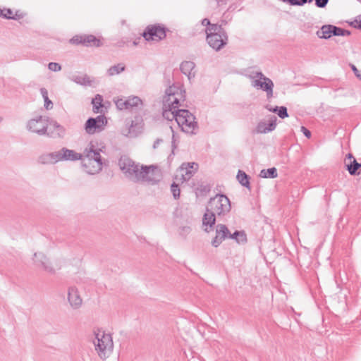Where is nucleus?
Here are the masks:
<instances>
[{
	"instance_id": "nucleus-11",
	"label": "nucleus",
	"mask_w": 361,
	"mask_h": 361,
	"mask_svg": "<svg viewBox=\"0 0 361 361\" xmlns=\"http://www.w3.org/2000/svg\"><path fill=\"white\" fill-rule=\"evenodd\" d=\"M350 35V32L349 30L333 25H324L322 26L320 30L317 32L318 37L322 39H329L332 36H345Z\"/></svg>"
},
{
	"instance_id": "nucleus-14",
	"label": "nucleus",
	"mask_w": 361,
	"mask_h": 361,
	"mask_svg": "<svg viewBox=\"0 0 361 361\" xmlns=\"http://www.w3.org/2000/svg\"><path fill=\"white\" fill-rule=\"evenodd\" d=\"M144 171L147 173H146V174L144 173L141 174L142 175V178H140V182H147L152 185H154L159 181L161 174L157 166L154 165H142L141 171Z\"/></svg>"
},
{
	"instance_id": "nucleus-54",
	"label": "nucleus",
	"mask_w": 361,
	"mask_h": 361,
	"mask_svg": "<svg viewBox=\"0 0 361 361\" xmlns=\"http://www.w3.org/2000/svg\"><path fill=\"white\" fill-rule=\"evenodd\" d=\"M163 142V140H162V139H159V138L157 139V140L154 141V142L153 147H154V149H155V148H157V146H158L161 142Z\"/></svg>"
},
{
	"instance_id": "nucleus-52",
	"label": "nucleus",
	"mask_w": 361,
	"mask_h": 361,
	"mask_svg": "<svg viewBox=\"0 0 361 361\" xmlns=\"http://www.w3.org/2000/svg\"><path fill=\"white\" fill-rule=\"evenodd\" d=\"M212 23H210V20L208 19V18H204L202 20V25H204V26H206L207 27H209V25H211Z\"/></svg>"
},
{
	"instance_id": "nucleus-30",
	"label": "nucleus",
	"mask_w": 361,
	"mask_h": 361,
	"mask_svg": "<svg viewBox=\"0 0 361 361\" xmlns=\"http://www.w3.org/2000/svg\"><path fill=\"white\" fill-rule=\"evenodd\" d=\"M71 80L77 84L81 85H90V80L87 75H73Z\"/></svg>"
},
{
	"instance_id": "nucleus-53",
	"label": "nucleus",
	"mask_w": 361,
	"mask_h": 361,
	"mask_svg": "<svg viewBox=\"0 0 361 361\" xmlns=\"http://www.w3.org/2000/svg\"><path fill=\"white\" fill-rule=\"evenodd\" d=\"M353 159H355V158H354V157L353 156V154H350V153H348V154L346 155V157H345V163H348V162H347V161H348V160H350V161H353Z\"/></svg>"
},
{
	"instance_id": "nucleus-35",
	"label": "nucleus",
	"mask_w": 361,
	"mask_h": 361,
	"mask_svg": "<svg viewBox=\"0 0 361 361\" xmlns=\"http://www.w3.org/2000/svg\"><path fill=\"white\" fill-rule=\"evenodd\" d=\"M171 191L172 192L173 197L175 200H178L180 197V190L177 183H173L171 185Z\"/></svg>"
},
{
	"instance_id": "nucleus-32",
	"label": "nucleus",
	"mask_w": 361,
	"mask_h": 361,
	"mask_svg": "<svg viewBox=\"0 0 361 361\" xmlns=\"http://www.w3.org/2000/svg\"><path fill=\"white\" fill-rule=\"evenodd\" d=\"M207 35L208 34H215L220 33L221 31H226L221 25L218 24H211L209 27H207L205 30Z\"/></svg>"
},
{
	"instance_id": "nucleus-7",
	"label": "nucleus",
	"mask_w": 361,
	"mask_h": 361,
	"mask_svg": "<svg viewBox=\"0 0 361 361\" xmlns=\"http://www.w3.org/2000/svg\"><path fill=\"white\" fill-rule=\"evenodd\" d=\"M169 31L161 24L149 25L142 34L146 41H161L166 38V32Z\"/></svg>"
},
{
	"instance_id": "nucleus-12",
	"label": "nucleus",
	"mask_w": 361,
	"mask_h": 361,
	"mask_svg": "<svg viewBox=\"0 0 361 361\" xmlns=\"http://www.w3.org/2000/svg\"><path fill=\"white\" fill-rule=\"evenodd\" d=\"M70 42L73 44H82L85 47H99L102 45L101 40L93 35H75Z\"/></svg>"
},
{
	"instance_id": "nucleus-49",
	"label": "nucleus",
	"mask_w": 361,
	"mask_h": 361,
	"mask_svg": "<svg viewBox=\"0 0 361 361\" xmlns=\"http://www.w3.org/2000/svg\"><path fill=\"white\" fill-rule=\"evenodd\" d=\"M312 0H296V6H303L306 3H312Z\"/></svg>"
},
{
	"instance_id": "nucleus-45",
	"label": "nucleus",
	"mask_w": 361,
	"mask_h": 361,
	"mask_svg": "<svg viewBox=\"0 0 361 361\" xmlns=\"http://www.w3.org/2000/svg\"><path fill=\"white\" fill-rule=\"evenodd\" d=\"M354 27L361 30V16L359 18V20H355L354 22L351 23Z\"/></svg>"
},
{
	"instance_id": "nucleus-48",
	"label": "nucleus",
	"mask_w": 361,
	"mask_h": 361,
	"mask_svg": "<svg viewBox=\"0 0 361 361\" xmlns=\"http://www.w3.org/2000/svg\"><path fill=\"white\" fill-rule=\"evenodd\" d=\"M216 3L218 7L226 5L229 0H214Z\"/></svg>"
},
{
	"instance_id": "nucleus-41",
	"label": "nucleus",
	"mask_w": 361,
	"mask_h": 361,
	"mask_svg": "<svg viewBox=\"0 0 361 361\" xmlns=\"http://www.w3.org/2000/svg\"><path fill=\"white\" fill-rule=\"evenodd\" d=\"M116 106L119 110H126L125 99L121 98L115 101Z\"/></svg>"
},
{
	"instance_id": "nucleus-25",
	"label": "nucleus",
	"mask_w": 361,
	"mask_h": 361,
	"mask_svg": "<svg viewBox=\"0 0 361 361\" xmlns=\"http://www.w3.org/2000/svg\"><path fill=\"white\" fill-rule=\"evenodd\" d=\"M195 63L192 61H186L181 63L180 69V71L190 79L192 71L195 68Z\"/></svg>"
},
{
	"instance_id": "nucleus-1",
	"label": "nucleus",
	"mask_w": 361,
	"mask_h": 361,
	"mask_svg": "<svg viewBox=\"0 0 361 361\" xmlns=\"http://www.w3.org/2000/svg\"><path fill=\"white\" fill-rule=\"evenodd\" d=\"M101 149H97L95 145L91 141L84 149L82 159L87 163L86 172L90 174L98 173L102 169V159L100 154Z\"/></svg>"
},
{
	"instance_id": "nucleus-9",
	"label": "nucleus",
	"mask_w": 361,
	"mask_h": 361,
	"mask_svg": "<svg viewBox=\"0 0 361 361\" xmlns=\"http://www.w3.org/2000/svg\"><path fill=\"white\" fill-rule=\"evenodd\" d=\"M254 75H250L249 76L250 78H258V80H255L253 84L254 87H257L266 92L267 98H271L273 96V88H274V82L272 80L266 77L261 71H257L253 73Z\"/></svg>"
},
{
	"instance_id": "nucleus-34",
	"label": "nucleus",
	"mask_w": 361,
	"mask_h": 361,
	"mask_svg": "<svg viewBox=\"0 0 361 361\" xmlns=\"http://www.w3.org/2000/svg\"><path fill=\"white\" fill-rule=\"evenodd\" d=\"M61 152H61V149L59 151L49 153V155H50L49 157L51 158L52 164H55L56 162L63 161L62 157H61Z\"/></svg>"
},
{
	"instance_id": "nucleus-15",
	"label": "nucleus",
	"mask_w": 361,
	"mask_h": 361,
	"mask_svg": "<svg viewBox=\"0 0 361 361\" xmlns=\"http://www.w3.org/2000/svg\"><path fill=\"white\" fill-rule=\"evenodd\" d=\"M33 261L35 266L42 269L44 271L54 274L56 273L49 259L42 252H35L34 254Z\"/></svg>"
},
{
	"instance_id": "nucleus-10",
	"label": "nucleus",
	"mask_w": 361,
	"mask_h": 361,
	"mask_svg": "<svg viewBox=\"0 0 361 361\" xmlns=\"http://www.w3.org/2000/svg\"><path fill=\"white\" fill-rule=\"evenodd\" d=\"M107 123L104 115H99L95 118H89L85 123V132L89 135H93L102 132Z\"/></svg>"
},
{
	"instance_id": "nucleus-46",
	"label": "nucleus",
	"mask_w": 361,
	"mask_h": 361,
	"mask_svg": "<svg viewBox=\"0 0 361 361\" xmlns=\"http://www.w3.org/2000/svg\"><path fill=\"white\" fill-rule=\"evenodd\" d=\"M280 106H276L274 107H272L270 105H267L265 106V108L270 112H273V113H276L277 114L278 113V111H279V109Z\"/></svg>"
},
{
	"instance_id": "nucleus-24",
	"label": "nucleus",
	"mask_w": 361,
	"mask_h": 361,
	"mask_svg": "<svg viewBox=\"0 0 361 361\" xmlns=\"http://www.w3.org/2000/svg\"><path fill=\"white\" fill-rule=\"evenodd\" d=\"M235 240L239 244H245L247 242V235L244 231H235L229 234V238Z\"/></svg>"
},
{
	"instance_id": "nucleus-44",
	"label": "nucleus",
	"mask_w": 361,
	"mask_h": 361,
	"mask_svg": "<svg viewBox=\"0 0 361 361\" xmlns=\"http://www.w3.org/2000/svg\"><path fill=\"white\" fill-rule=\"evenodd\" d=\"M350 67H351V69L352 71H353V73H355V75L360 79L361 80V71H359L356 66L353 64H351L350 65Z\"/></svg>"
},
{
	"instance_id": "nucleus-20",
	"label": "nucleus",
	"mask_w": 361,
	"mask_h": 361,
	"mask_svg": "<svg viewBox=\"0 0 361 361\" xmlns=\"http://www.w3.org/2000/svg\"><path fill=\"white\" fill-rule=\"evenodd\" d=\"M68 300L73 309H78L82 305V300L78 289L74 286L68 288Z\"/></svg>"
},
{
	"instance_id": "nucleus-38",
	"label": "nucleus",
	"mask_w": 361,
	"mask_h": 361,
	"mask_svg": "<svg viewBox=\"0 0 361 361\" xmlns=\"http://www.w3.org/2000/svg\"><path fill=\"white\" fill-rule=\"evenodd\" d=\"M277 115L282 119L288 117V109L286 106H281L279 107Z\"/></svg>"
},
{
	"instance_id": "nucleus-29",
	"label": "nucleus",
	"mask_w": 361,
	"mask_h": 361,
	"mask_svg": "<svg viewBox=\"0 0 361 361\" xmlns=\"http://www.w3.org/2000/svg\"><path fill=\"white\" fill-rule=\"evenodd\" d=\"M126 69V66L123 63H118L116 65L111 66L107 70V74L109 76H113L116 74H119L121 72L124 71Z\"/></svg>"
},
{
	"instance_id": "nucleus-28",
	"label": "nucleus",
	"mask_w": 361,
	"mask_h": 361,
	"mask_svg": "<svg viewBox=\"0 0 361 361\" xmlns=\"http://www.w3.org/2000/svg\"><path fill=\"white\" fill-rule=\"evenodd\" d=\"M277 176V170L275 167H271L268 169H262L259 173V176L264 178H275Z\"/></svg>"
},
{
	"instance_id": "nucleus-8",
	"label": "nucleus",
	"mask_w": 361,
	"mask_h": 361,
	"mask_svg": "<svg viewBox=\"0 0 361 361\" xmlns=\"http://www.w3.org/2000/svg\"><path fill=\"white\" fill-rule=\"evenodd\" d=\"M48 126L49 118L39 116L29 120L26 128L29 131L37 133L39 135H47L48 136H53L49 133H47Z\"/></svg>"
},
{
	"instance_id": "nucleus-43",
	"label": "nucleus",
	"mask_w": 361,
	"mask_h": 361,
	"mask_svg": "<svg viewBox=\"0 0 361 361\" xmlns=\"http://www.w3.org/2000/svg\"><path fill=\"white\" fill-rule=\"evenodd\" d=\"M44 107L46 109L49 110L53 108L52 102L48 98L44 99Z\"/></svg>"
},
{
	"instance_id": "nucleus-40",
	"label": "nucleus",
	"mask_w": 361,
	"mask_h": 361,
	"mask_svg": "<svg viewBox=\"0 0 361 361\" xmlns=\"http://www.w3.org/2000/svg\"><path fill=\"white\" fill-rule=\"evenodd\" d=\"M48 68L50 71H52L54 72L59 71L61 70V66L59 63H56V62H50L48 64Z\"/></svg>"
},
{
	"instance_id": "nucleus-3",
	"label": "nucleus",
	"mask_w": 361,
	"mask_h": 361,
	"mask_svg": "<svg viewBox=\"0 0 361 361\" xmlns=\"http://www.w3.org/2000/svg\"><path fill=\"white\" fill-rule=\"evenodd\" d=\"M163 106L178 109L185 99V91L180 86L173 85L166 90Z\"/></svg>"
},
{
	"instance_id": "nucleus-33",
	"label": "nucleus",
	"mask_w": 361,
	"mask_h": 361,
	"mask_svg": "<svg viewBox=\"0 0 361 361\" xmlns=\"http://www.w3.org/2000/svg\"><path fill=\"white\" fill-rule=\"evenodd\" d=\"M49 125L52 126L54 129L57 130V135L59 137L62 136L65 133L64 128L58 123L56 121H53L49 118Z\"/></svg>"
},
{
	"instance_id": "nucleus-16",
	"label": "nucleus",
	"mask_w": 361,
	"mask_h": 361,
	"mask_svg": "<svg viewBox=\"0 0 361 361\" xmlns=\"http://www.w3.org/2000/svg\"><path fill=\"white\" fill-rule=\"evenodd\" d=\"M230 231L224 224H218L216 227V236L212 240V245L217 247L226 238H229Z\"/></svg>"
},
{
	"instance_id": "nucleus-6",
	"label": "nucleus",
	"mask_w": 361,
	"mask_h": 361,
	"mask_svg": "<svg viewBox=\"0 0 361 361\" xmlns=\"http://www.w3.org/2000/svg\"><path fill=\"white\" fill-rule=\"evenodd\" d=\"M176 122L181 128L182 130L188 133H194V130L197 128V123L195 121V117L187 109L178 110Z\"/></svg>"
},
{
	"instance_id": "nucleus-17",
	"label": "nucleus",
	"mask_w": 361,
	"mask_h": 361,
	"mask_svg": "<svg viewBox=\"0 0 361 361\" xmlns=\"http://www.w3.org/2000/svg\"><path fill=\"white\" fill-rule=\"evenodd\" d=\"M276 117L275 116H273L268 123H267L264 121L259 122L255 129L252 130V133L265 134L274 130L276 127Z\"/></svg>"
},
{
	"instance_id": "nucleus-22",
	"label": "nucleus",
	"mask_w": 361,
	"mask_h": 361,
	"mask_svg": "<svg viewBox=\"0 0 361 361\" xmlns=\"http://www.w3.org/2000/svg\"><path fill=\"white\" fill-rule=\"evenodd\" d=\"M178 110L180 109L163 106L162 116L168 121H173V119L176 121V118H178V115H179V114L177 113Z\"/></svg>"
},
{
	"instance_id": "nucleus-37",
	"label": "nucleus",
	"mask_w": 361,
	"mask_h": 361,
	"mask_svg": "<svg viewBox=\"0 0 361 361\" xmlns=\"http://www.w3.org/2000/svg\"><path fill=\"white\" fill-rule=\"evenodd\" d=\"M197 190L200 195H205L211 190L209 185H200L197 188Z\"/></svg>"
},
{
	"instance_id": "nucleus-47",
	"label": "nucleus",
	"mask_w": 361,
	"mask_h": 361,
	"mask_svg": "<svg viewBox=\"0 0 361 361\" xmlns=\"http://www.w3.org/2000/svg\"><path fill=\"white\" fill-rule=\"evenodd\" d=\"M301 131L303 133L304 135L306 137L310 138L311 137V132L307 128H306L305 127L302 126L301 127Z\"/></svg>"
},
{
	"instance_id": "nucleus-18",
	"label": "nucleus",
	"mask_w": 361,
	"mask_h": 361,
	"mask_svg": "<svg viewBox=\"0 0 361 361\" xmlns=\"http://www.w3.org/2000/svg\"><path fill=\"white\" fill-rule=\"evenodd\" d=\"M198 169V164L195 162L183 163L180 167L182 180L183 181L189 180Z\"/></svg>"
},
{
	"instance_id": "nucleus-31",
	"label": "nucleus",
	"mask_w": 361,
	"mask_h": 361,
	"mask_svg": "<svg viewBox=\"0 0 361 361\" xmlns=\"http://www.w3.org/2000/svg\"><path fill=\"white\" fill-rule=\"evenodd\" d=\"M103 97L100 94H97L94 99L92 100V104L93 106V112L99 113V109L103 106L102 104Z\"/></svg>"
},
{
	"instance_id": "nucleus-4",
	"label": "nucleus",
	"mask_w": 361,
	"mask_h": 361,
	"mask_svg": "<svg viewBox=\"0 0 361 361\" xmlns=\"http://www.w3.org/2000/svg\"><path fill=\"white\" fill-rule=\"evenodd\" d=\"M207 208L219 216L226 215L231 209V202L228 197L224 194H217L211 197Z\"/></svg>"
},
{
	"instance_id": "nucleus-27",
	"label": "nucleus",
	"mask_w": 361,
	"mask_h": 361,
	"mask_svg": "<svg viewBox=\"0 0 361 361\" xmlns=\"http://www.w3.org/2000/svg\"><path fill=\"white\" fill-rule=\"evenodd\" d=\"M345 167L350 175L355 176L358 174L357 170L361 168V163H358L355 159H353L349 163H345Z\"/></svg>"
},
{
	"instance_id": "nucleus-21",
	"label": "nucleus",
	"mask_w": 361,
	"mask_h": 361,
	"mask_svg": "<svg viewBox=\"0 0 361 361\" xmlns=\"http://www.w3.org/2000/svg\"><path fill=\"white\" fill-rule=\"evenodd\" d=\"M216 214L213 213L209 208L207 207L206 212L204 213L202 219V224L205 226H209L210 228L215 224Z\"/></svg>"
},
{
	"instance_id": "nucleus-59",
	"label": "nucleus",
	"mask_w": 361,
	"mask_h": 361,
	"mask_svg": "<svg viewBox=\"0 0 361 361\" xmlns=\"http://www.w3.org/2000/svg\"><path fill=\"white\" fill-rule=\"evenodd\" d=\"M358 174H361V169H360V171H358Z\"/></svg>"
},
{
	"instance_id": "nucleus-13",
	"label": "nucleus",
	"mask_w": 361,
	"mask_h": 361,
	"mask_svg": "<svg viewBox=\"0 0 361 361\" xmlns=\"http://www.w3.org/2000/svg\"><path fill=\"white\" fill-rule=\"evenodd\" d=\"M207 42L208 44L214 50L219 51L228 42V35L226 31H221L220 33L207 35Z\"/></svg>"
},
{
	"instance_id": "nucleus-39",
	"label": "nucleus",
	"mask_w": 361,
	"mask_h": 361,
	"mask_svg": "<svg viewBox=\"0 0 361 361\" xmlns=\"http://www.w3.org/2000/svg\"><path fill=\"white\" fill-rule=\"evenodd\" d=\"M4 12H3L2 18L6 19H11L16 20L17 18L13 17V11L11 8H4L3 9Z\"/></svg>"
},
{
	"instance_id": "nucleus-19",
	"label": "nucleus",
	"mask_w": 361,
	"mask_h": 361,
	"mask_svg": "<svg viewBox=\"0 0 361 361\" xmlns=\"http://www.w3.org/2000/svg\"><path fill=\"white\" fill-rule=\"evenodd\" d=\"M61 157L63 161H82V166L87 167V163L82 159V154L78 153L73 149H69L66 147L61 148Z\"/></svg>"
},
{
	"instance_id": "nucleus-50",
	"label": "nucleus",
	"mask_w": 361,
	"mask_h": 361,
	"mask_svg": "<svg viewBox=\"0 0 361 361\" xmlns=\"http://www.w3.org/2000/svg\"><path fill=\"white\" fill-rule=\"evenodd\" d=\"M191 231L190 227L189 226H183L180 228V234L182 233H189Z\"/></svg>"
},
{
	"instance_id": "nucleus-56",
	"label": "nucleus",
	"mask_w": 361,
	"mask_h": 361,
	"mask_svg": "<svg viewBox=\"0 0 361 361\" xmlns=\"http://www.w3.org/2000/svg\"><path fill=\"white\" fill-rule=\"evenodd\" d=\"M13 17L17 18L16 20L20 19L23 16L21 14H18V12L16 13L15 15L13 14Z\"/></svg>"
},
{
	"instance_id": "nucleus-60",
	"label": "nucleus",
	"mask_w": 361,
	"mask_h": 361,
	"mask_svg": "<svg viewBox=\"0 0 361 361\" xmlns=\"http://www.w3.org/2000/svg\"><path fill=\"white\" fill-rule=\"evenodd\" d=\"M133 44H134V45H136V44H137V42L135 41V42H133Z\"/></svg>"
},
{
	"instance_id": "nucleus-57",
	"label": "nucleus",
	"mask_w": 361,
	"mask_h": 361,
	"mask_svg": "<svg viewBox=\"0 0 361 361\" xmlns=\"http://www.w3.org/2000/svg\"><path fill=\"white\" fill-rule=\"evenodd\" d=\"M3 12H4V11H3V9L0 8V17L2 16Z\"/></svg>"
},
{
	"instance_id": "nucleus-2",
	"label": "nucleus",
	"mask_w": 361,
	"mask_h": 361,
	"mask_svg": "<svg viewBox=\"0 0 361 361\" xmlns=\"http://www.w3.org/2000/svg\"><path fill=\"white\" fill-rule=\"evenodd\" d=\"M120 169L125 174L126 177L134 183L140 182L142 178V173L147 172L141 171L142 165L135 163L133 160L126 156H122L118 160Z\"/></svg>"
},
{
	"instance_id": "nucleus-51",
	"label": "nucleus",
	"mask_w": 361,
	"mask_h": 361,
	"mask_svg": "<svg viewBox=\"0 0 361 361\" xmlns=\"http://www.w3.org/2000/svg\"><path fill=\"white\" fill-rule=\"evenodd\" d=\"M40 93L44 99L48 98V92L47 89L42 87L40 89Z\"/></svg>"
},
{
	"instance_id": "nucleus-23",
	"label": "nucleus",
	"mask_w": 361,
	"mask_h": 361,
	"mask_svg": "<svg viewBox=\"0 0 361 361\" xmlns=\"http://www.w3.org/2000/svg\"><path fill=\"white\" fill-rule=\"evenodd\" d=\"M125 103L126 110L137 108L139 106H142V104L141 99L137 96L130 97L125 99Z\"/></svg>"
},
{
	"instance_id": "nucleus-42",
	"label": "nucleus",
	"mask_w": 361,
	"mask_h": 361,
	"mask_svg": "<svg viewBox=\"0 0 361 361\" xmlns=\"http://www.w3.org/2000/svg\"><path fill=\"white\" fill-rule=\"evenodd\" d=\"M329 3V0H315V6L318 8H325Z\"/></svg>"
},
{
	"instance_id": "nucleus-36",
	"label": "nucleus",
	"mask_w": 361,
	"mask_h": 361,
	"mask_svg": "<svg viewBox=\"0 0 361 361\" xmlns=\"http://www.w3.org/2000/svg\"><path fill=\"white\" fill-rule=\"evenodd\" d=\"M49 153L42 154L38 158V162L42 164H52Z\"/></svg>"
},
{
	"instance_id": "nucleus-26",
	"label": "nucleus",
	"mask_w": 361,
	"mask_h": 361,
	"mask_svg": "<svg viewBox=\"0 0 361 361\" xmlns=\"http://www.w3.org/2000/svg\"><path fill=\"white\" fill-rule=\"evenodd\" d=\"M236 178L241 185L250 189V176L245 172L239 170Z\"/></svg>"
},
{
	"instance_id": "nucleus-5",
	"label": "nucleus",
	"mask_w": 361,
	"mask_h": 361,
	"mask_svg": "<svg viewBox=\"0 0 361 361\" xmlns=\"http://www.w3.org/2000/svg\"><path fill=\"white\" fill-rule=\"evenodd\" d=\"M95 340L94 345L98 355L101 359H105L107 357L108 351H110L113 348L112 338L110 334H105L99 329L94 331Z\"/></svg>"
},
{
	"instance_id": "nucleus-58",
	"label": "nucleus",
	"mask_w": 361,
	"mask_h": 361,
	"mask_svg": "<svg viewBox=\"0 0 361 361\" xmlns=\"http://www.w3.org/2000/svg\"><path fill=\"white\" fill-rule=\"evenodd\" d=\"M204 231H205L206 232H209V231L207 228H205V229H204Z\"/></svg>"
},
{
	"instance_id": "nucleus-55",
	"label": "nucleus",
	"mask_w": 361,
	"mask_h": 361,
	"mask_svg": "<svg viewBox=\"0 0 361 361\" xmlns=\"http://www.w3.org/2000/svg\"><path fill=\"white\" fill-rule=\"evenodd\" d=\"M283 2L288 3L291 6H296V0H282Z\"/></svg>"
}]
</instances>
